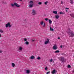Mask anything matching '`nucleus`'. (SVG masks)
Segmentation results:
<instances>
[{
  "label": "nucleus",
  "instance_id": "nucleus-1",
  "mask_svg": "<svg viewBox=\"0 0 74 74\" xmlns=\"http://www.w3.org/2000/svg\"><path fill=\"white\" fill-rule=\"evenodd\" d=\"M67 32V33L69 34L70 36L71 37L74 36V33L72 32H71L70 29H68Z\"/></svg>",
  "mask_w": 74,
  "mask_h": 74
},
{
  "label": "nucleus",
  "instance_id": "nucleus-2",
  "mask_svg": "<svg viewBox=\"0 0 74 74\" xmlns=\"http://www.w3.org/2000/svg\"><path fill=\"white\" fill-rule=\"evenodd\" d=\"M34 4V1H29V7L30 8H32L33 7V5Z\"/></svg>",
  "mask_w": 74,
  "mask_h": 74
},
{
  "label": "nucleus",
  "instance_id": "nucleus-3",
  "mask_svg": "<svg viewBox=\"0 0 74 74\" xmlns=\"http://www.w3.org/2000/svg\"><path fill=\"white\" fill-rule=\"evenodd\" d=\"M11 26H12V25L10 22L8 23L5 25V27L6 28H8V27L10 28Z\"/></svg>",
  "mask_w": 74,
  "mask_h": 74
},
{
  "label": "nucleus",
  "instance_id": "nucleus-4",
  "mask_svg": "<svg viewBox=\"0 0 74 74\" xmlns=\"http://www.w3.org/2000/svg\"><path fill=\"white\" fill-rule=\"evenodd\" d=\"M40 23L41 25H42V27H45V26H46L45 23H44V21H42L40 22Z\"/></svg>",
  "mask_w": 74,
  "mask_h": 74
},
{
  "label": "nucleus",
  "instance_id": "nucleus-5",
  "mask_svg": "<svg viewBox=\"0 0 74 74\" xmlns=\"http://www.w3.org/2000/svg\"><path fill=\"white\" fill-rule=\"evenodd\" d=\"M59 60L61 62H65V60L64 59V58L61 57L59 58Z\"/></svg>",
  "mask_w": 74,
  "mask_h": 74
},
{
  "label": "nucleus",
  "instance_id": "nucleus-6",
  "mask_svg": "<svg viewBox=\"0 0 74 74\" xmlns=\"http://www.w3.org/2000/svg\"><path fill=\"white\" fill-rule=\"evenodd\" d=\"M32 14L33 15H35L36 14V11L34 9H33L32 10Z\"/></svg>",
  "mask_w": 74,
  "mask_h": 74
},
{
  "label": "nucleus",
  "instance_id": "nucleus-7",
  "mask_svg": "<svg viewBox=\"0 0 74 74\" xmlns=\"http://www.w3.org/2000/svg\"><path fill=\"white\" fill-rule=\"evenodd\" d=\"M58 48V46H57V45H54L53 47V49H54L55 50L57 49Z\"/></svg>",
  "mask_w": 74,
  "mask_h": 74
},
{
  "label": "nucleus",
  "instance_id": "nucleus-8",
  "mask_svg": "<svg viewBox=\"0 0 74 74\" xmlns=\"http://www.w3.org/2000/svg\"><path fill=\"white\" fill-rule=\"evenodd\" d=\"M56 73H57V71L55 69L53 70L51 72V73L53 74H56Z\"/></svg>",
  "mask_w": 74,
  "mask_h": 74
},
{
  "label": "nucleus",
  "instance_id": "nucleus-9",
  "mask_svg": "<svg viewBox=\"0 0 74 74\" xmlns=\"http://www.w3.org/2000/svg\"><path fill=\"white\" fill-rule=\"evenodd\" d=\"M49 42V39H47V40L45 42V45L48 44Z\"/></svg>",
  "mask_w": 74,
  "mask_h": 74
},
{
  "label": "nucleus",
  "instance_id": "nucleus-10",
  "mask_svg": "<svg viewBox=\"0 0 74 74\" xmlns=\"http://www.w3.org/2000/svg\"><path fill=\"white\" fill-rule=\"evenodd\" d=\"M30 59L31 60L34 59H35V56H32L30 57Z\"/></svg>",
  "mask_w": 74,
  "mask_h": 74
},
{
  "label": "nucleus",
  "instance_id": "nucleus-11",
  "mask_svg": "<svg viewBox=\"0 0 74 74\" xmlns=\"http://www.w3.org/2000/svg\"><path fill=\"white\" fill-rule=\"evenodd\" d=\"M14 5L16 7H19L21 6L20 5H19V4H18L16 3H14Z\"/></svg>",
  "mask_w": 74,
  "mask_h": 74
},
{
  "label": "nucleus",
  "instance_id": "nucleus-12",
  "mask_svg": "<svg viewBox=\"0 0 74 74\" xmlns=\"http://www.w3.org/2000/svg\"><path fill=\"white\" fill-rule=\"evenodd\" d=\"M22 49H23V47H22L21 46H20L19 48V50L21 51H22Z\"/></svg>",
  "mask_w": 74,
  "mask_h": 74
},
{
  "label": "nucleus",
  "instance_id": "nucleus-13",
  "mask_svg": "<svg viewBox=\"0 0 74 74\" xmlns=\"http://www.w3.org/2000/svg\"><path fill=\"white\" fill-rule=\"evenodd\" d=\"M30 73V70H27L26 71V73L27 74H29Z\"/></svg>",
  "mask_w": 74,
  "mask_h": 74
},
{
  "label": "nucleus",
  "instance_id": "nucleus-14",
  "mask_svg": "<svg viewBox=\"0 0 74 74\" xmlns=\"http://www.w3.org/2000/svg\"><path fill=\"white\" fill-rule=\"evenodd\" d=\"M12 66L13 67H14L15 66V64L14 63H12Z\"/></svg>",
  "mask_w": 74,
  "mask_h": 74
},
{
  "label": "nucleus",
  "instance_id": "nucleus-15",
  "mask_svg": "<svg viewBox=\"0 0 74 74\" xmlns=\"http://www.w3.org/2000/svg\"><path fill=\"white\" fill-rule=\"evenodd\" d=\"M24 44L25 45H29V42L26 41L25 42Z\"/></svg>",
  "mask_w": 74,
  "mask_h": 74
},
{
  "label": "nucleus",
  "instance_id": "nucleus-16",
  "mask_svg": "<svg viewBox=\"0 0 74 74\" xmlns=\"http://www.w3.org/2000/svg\"><path fill=\"white\" fill-rule=\"evenodd\" d=\"M53 14H58V12L56 11H53Z\"/></svg>",
  "mask_w": 74,
  "mask_h": 74
},
{
  "label": "nucleus",
  "instance_id": "nucleus-17",
  "mask_svg": "<svg viewBox=\"0 0 74 74\" xmlns=\"http://www.w3.org/2000/svg\"><path fill=\"white\" fill-rule=\"evenodd\" d=\"M59 15H56L55 16V17L56 19H58L59 18Z\"/></svg>",
  "mask_w": 74,
  "mask_h": 74
},
{
  "label": "nucleus",
  "instance_id": "nucleus-18",
  "mask_svg": "<svg viewBox=\"0 0 74 74\" xmlns=\"http://www.w3.org/2000/svg\"><path fill=\"white\" fill-rule=\"evenodd\" d=\"M49 22L50 24H51L52 23V21H51V20L50 19L49 20Z\"/></svg>",
  "mask_w": 74,
  "mask_h": 74
},
{
  "label": "nucleus",
  "instance_id": "nucleus-19",
  "mask_svg": "<svg viewBox=\"0 0 74 74\" xmlns=\"http://www.w3.org/2000/svg\"><path fill=\"white\" fill-rule=\"evenodd\" d=\"M70 16H71L73 18H74V14H70Z\"/></svg>",
  "mask_w": 74,
  "mask_h": 74
},
{
  "label": "nucleus",
  "instance_id": "nucleus-20",
  "mask_svg": "<svg viewBox=\"0 0 74 74\" xmlns=\"http://www.w3.org/2000/svg\"><path fill=\"white\" fill-rule=\"evenodd\" d=\"M48 3V1H46L44 3L45 4V5H47V4Z\"/></svg>",
  "mask_w": 74,
  "mask_h": 74
},
{
  "label": "nucleus",
  "instance_id": "nucleus-21",
  "mask_svg": "<svg viewBox=\"0 0 74 74\" xmlns=\"http://www.w3.org/2000/svg\"><path fill=\"white\" fill-rule=\"evenodd\" d=\"M38 5H41L42 4V2H39L38 3Z\"/></svg>",
  "mask_w": 74,
  "mask_h": 74
},
{
  "label": "nucleus",
  "instance_id": "nucleus-22",
  "mask_svg": "<svg viewBox=\"0 0 74 74\" xmlns=\"http://www.w3.org/2000/svg\"><path fill=\"white\" fill-rule=\"evenodd\" d=\"M50 29L51 31H54V29H53L51 28V27H50Z\"/></svg>",
  "mask_w": 74,
  "mask_h": 74
},
{
  "label": "nucleus",
  "instance_id": "nucleus-23",
  "mask_svg": "<svg viewBox=\"0 0 74 74\" xmlns=\"http://www.w3.org/2000/svg\"><path fill=\"white\" fill-rule=\"evenodd\" d=\"M60 52V51H59L57 50L55 51V53H59Z\"/></svg>",
  "mask_w": 74,
  "mask_h": 74
},
{
  "label": "nucleus",
  "instance_id": "nucleus-24",
  "mask_svg": "<svg viewBox=\"0 0 74 74\" xmlns=\"http://www.w3.org/2000/svg\"><path fill=\"white\" fill-rule=\"evenodd\" d=\"M3 30L2 29H0V33H3Z\"/></svg>",
  "mask_w": 74,
  "mask_h": 74
},
{
  "label": "nucleus",
  "instance_id": "nucleus-25",
  "mask_svg": "<svg viewBox=\"0 0 74 74\" xmlns=\"http://www.w3.org/2000/svg\"><path fill=\"white\" fill-rule=\"evenodd\" d=\"M45 70L46 71H47V70H48V67H47V66L45 67Z\"/></svg>",
  "mask_w": 74,
  "mask_h": 74
},
{
  "label": "nucleus",
  "instance_id": "nucleus-26",
  "mask_svg": "<svg viewBox=\"0 0 74 74\" xmlns=\"http://www.w3.org/2000/svg\"><path fill=\"white\" fill-rule=\"evenodd\" d=\"M11 5H12V7H14V6L15 5H14V4H12V3L11 4Z\"/></svg>",
  "mask_w": 74,
  "mask_h": 74
},
{
  "label": "nucleus",
  "instance_id": "nucleus-27",
  "mask_svg": "<svg viewBox=\"0 0 74 74\" xmlns=\"http://www.w3.org/2000/svg\"><path fill=\"white\" fill-rule=\"evenodd\" d=\"M73 0H70V3L71 4H73Z\"/></svg>",
  "mask_w": 74,
  "mask_h": 74
},
{
  "label": "nucleus",
  "instance_id": "nucleus-28",
  "mask_svg": "<svg viewBox=\"0 0 74 74\" xmlns=\"http://www.w3.org/2000/svg\"><path fill=\"white\" fill-rule=\"evenodd\" d=\"M68 68H71V66H70V65H69L68 66Z\"/></svg>",
  "mask_w": 74,
  "mask_h": 74
},
{
  "label": "nucleus",
  "instance_id": "nucleus-29",
  "mask_svg": "<svg viewBox=\"0 0 74 74\" xmlns=\"http://www.w3.org/2000/svg\"><path fill=\"white\" fill-rule=\"evenodd\" d=\"M60 14H64V13L63 12H60Z\"/></svg>",
  "mask_w": 74,
  "mask_h": 74
},
{
  "label": "nucleus",
  "instance_id": "nucleus-30",
  "mask_svg": "<svg viewBox=\"0 0 74 74\" xmlns=\"http://www.w3.org/2000/svg\"><path fill=\"white\" fill-rule=\"evenodd\" d=\"M37 59H38V60H40V59H41V58L40 57H38L37 58Z\"/></svg>",
  "mask_w": 74,
  "mask_h": 74
},
{
  "label": "nucleus",
  "instance_id": "nucleus-31",
  "mask_svg": "<svg viewBox=\"0 0 74 74\" xmlns=\"http://www.w3.org/2000/svg\"><path fill=\"white\" fill-rule=\"evenodd\" d=\"M45 20L46 21H48V18H46L45 19Z\"/></svg>",
  "mask_w": 74,
  "mask_h": 74
},
{
  "label": "nucleus",
  "instance_id": "nucleus-32",
  "mask_svg": "<svg viewBox=\"0 0 74 74\" xmlns=\"http://www.w3.org/2000/svg\"><path fill=\"white\" fill-rule=\"evenodd\" d=\"M53 60H52V59H51V60H50V62H52Z\"/></svg>",
  "mask_w": 74,
  "mask_h": 74
},
{
  "label": "nucleus",
  "instance_id": "nucleus-33",
  "mask_svg": "<svg viewBox=\"0 0 74 74\" xmlns=\"http://www.w3.org/2000/svg\"><path fill=\"white\" fill-rule=\"evenodd\" d=\"M24 40L25 41H27V39L26 38H25L24 39Z\"/></svg>",
  "mask_w": 74,
  "mask_h": 74
},
{
  "label": "nucleus",
  "instance_id": "nucleus-34",
  "mask_svg": "<svg viewBox=\"0 0 74 74\" xmlns=\"http://www.w3.org/2000/svg\"><path fill=\"white\" fill-rule=\"evenodd\" d=\"M49 73H50V71H49V72H47L46 73V74H49Z\"/></svg>",
  "mask_w": 74,
  "mask_h": 74
},
{
  "label": "nucleus",
  "instance_id": "nucleus-35",
  "mask_svg": "<svg viewBox=\"0 0 74 74\" xmlns=\"http://www.w3.org/2000/svg\"><path fill=\"white\" fill-rule=\"evenodd\" d=\"M63 47V46H62V45H61L60 46V48H62V47Z\"/></svg>",
  "mask_w": 74,
  "mask_h": 74
},
{
  "label": "nucleus",
  "instance_id": "nucleus-36",
  "mask_svg": "<svg viewBox=\"0 0 74 74\" xmlns=\"http://www.w3.org/2000/svg\"><path fill=\"white\" fill-rule=\"evenodd\" d=\"M2 52V51L0 50V53H1Z\"/></svg>",
  "mask_w": 74,
  "mask_h": 74
},
{
  "label": "nucleus",
  "instance_id": "nucleus-37",
  "mask_svg": "<svg viewBox=\"0 0 74 74\" xmlns=\"http://www.w3.org/2000/svg\"><path fill=\"white\" fill-rule=\"evenodd\" d=\"M1 37V34H0V38Z\"/></svg>",
  "mask_w": 74,
  "mask_h": 74
},
{
  "label": "nucleus",
  "instance_id": "nucleus-38",
  "mask_svg": "<svg viewBox=\"0 0 74 74\" xmlns=\"http://www.w3.org/2000/svg\"><path fill=\"white\" fill-rule=\"evenodd\" d=\"M69 8H66V10H69Z\"/></svg>",
  "mask_w": 74,
  "mask_h": 74
},
{
  "label": "nucleus",
  "instance_id": "nucleus-39",
  "mask_svg": "<svg viewBox=\"0 0 74 74\" xmlns=\"http://www.w3.org/2000/svg\"><path fill=\"white\" fill-rule=\"evenodd\" d=\"M58 40H59V39H60V37H58Z\"/></svg>",
  "mask_w": 74,
  "mask_h": 74
},
{
  "label": "nucleus",
  "instance_id": "nucleus-40",
  "mask_svg": "<svg viewBox=\"0 0 74 74\" xmlns=\"http://www.w3.org/2000/svg\"><path fill=\"white\" fill-rule=\"evenodd\" d=\"M63 3V2L62 1H61V4H62Z\"/></svg>",
  "mask_w": 74,
  "mask_h": 74
},
{
  "label": "nucleus",
  "instance_id": "nucleus-41",
  "mask_svg": "<svg viewBox=\"0 0 74 74\" xmlns=\"http://www.w3.org/2000/svg\"><path fill=\"white\" fill-rule=\"evenodd\" d=\"M32 41H34V40H32Z\"/></svg>",
  "mask_w": 74,
  "mask_h": 74
},
{
  "label": "nucleus",
  "instance_id": "nucleus-42",
  "mask_svg": "<svg viewBox=\"0 0 74 74\" xmlns=\"http://www.w3.org/2000/svg\"><path fill=\"white\" fill-rule=\"evenodd\" d=\"M20 1H22V0H19Z\"/></svg>",
  "mask_w": 74,
  "mask_h": 74
},
{
  "label": "nucleus",
  "instance_id": "nucleus-43",
  "mask_svg": "<svg viewBox=\"0 0 74 74\" xmlns=\"http://www.w3.org/2000/svg\"><path fill=\"white\" fill-rule=\"evenodd\" d=\"M66 12H67V10H66Z\"/></svg>",
  "mask_w": 74,
  "mask_h": 74
}]
</instances>
